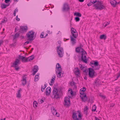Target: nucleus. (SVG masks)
I'll return each instance as SVG.
<instances>
[{
  "label": "nucleus",
  "mask_w": 120,
  "mask_h": 120,
  "mask_svg": "<svg viewBox=\"0 0 120 120\" xmlns=\"http://www.w3.org/2000/svg\"><path fill=\"white\" fill-rule=\"evenodd\" d=\"M39 77V75H38V74H37V75H36L35 77V79L34 80V81L35 82H36L38 80V78Z\"/></svg>",
  "instance_id": "35"
},
{
  "label": "nucleus",
  "mask_w": 120,
  "mask_h": 120,
  "mask_svg": "<svg viewBox=\"0 0 120 120\" xmlns=\"http://www.w3.org/2000/svg\"><path fill=\"white\" fill-rule=\"evenodd\" d=\"M19 58L21 59L22 62H26L28 61L27 58H26L23 57V56H22L19 55Z\"/></svg>",
  "instance_id": "13"
},
{
  "label": "nucleus",
  "mask_w": 120,
  "mask_h": 120,
  "mask_svg": "<svg viewBox=\"0 0 120 120\" xmlns=\"http://www.w3.org/2000/svg\"><path fill=\"white\" fill-rule=\"evenodd\" d=\"M57 50L59 57H62L63 56L64 52L63 48L60 47V45L57 47Z\"/></svg>",
  "instance_id": "6"
},
{
  "label": "nucleus",
  "mask_w": 120,
  "mask_h": 120,
  "mask_svg": "<svg viewBox=\"0 0 120 120\" xmlns=\"http://www.w3.org/2000/svg\"><path fill=\"white\" fill-rule=\"evenodd\" d=\"M84 79L86 80H87V77L86 76H85V77H84Z\"/></svg>",
  "instance_id": "58"
},
{
  "label": "nucleus",
  "mask_w": 120,
  "mask_h": 120,
  "mask_svg": "<svg viewBox=\"0 0 120 120\" xmlns=\"http://www.w3.org/2000/svg\"><path fill=\"white\" fill-rule=\"evenodd\" d=\"M15 42L14 43H13L11 45V46H15Z\"/></svg>",
  "instance_id": "52"
},
{
  "label": "nucleus",
  "mask_w": 120,
  "mask_h": 120,
  "mask_svg": "<svg viewBox=\"0 0 120 120\" xmlns=\"http://www.w3.org/2000/svg\"><path fill=\"white\" fill-rule=\"evenodd\" d=\"M18 9L17 8L15 9V10L14 11L13 13V15H14V16H16V12H18Z\"/></svg>",
  "instance_id": "37"
},
{
  "label": "nucleus",
  "mask_w": 120,
  "mask_h": 120,
  "mask_svg": "<svg viewBox=\"0 0 120 120\" xmlns=\"http://www.w3.org/2000/svg\"><path fill=\"white\" fill-rule=\"evenodd\" d=\"M21 30L23 31L26 32L27 30V26H20Z\"/></svg>",
  "instance_id": "22"
},
{
  "label": "nucleus",
  "mask_w": 120,
  "mask_h": 120,
  "mask_svg": "<svg viewBox=\"0 0 120 120\" xmlns=\"http://www.w3.org/2000/svg\"><path fill=\"white\" fill-rule=\"evenodd\" d=\"M46 87V84H45V85L44 87H43V88H44V89H45Z\"/></svg>",
  "instance_id": "60"
},
{
  "label": "nucleus",
  "mask_w": 120,
  "mask_h": 120,
  "mask_svg": "<svg viewBox=\"0 0 120 120\" xmlns=\"http://www.w3.org/2000/svg\"><path fill=\"white\" fill-rule=\"evenodd\" d=\"M15 1L18 2V0H14Z\"/></svg>",
  "instance_id": "63"
},
{
  "label": "nucleus",
  "mask_w": 120,
  "mask_h": 120,
  "mask_svg": "<svg viewBox=\"0 0 120 120\" xmlns=\"http://www.w3.org/2000/svg\"><path fill=\"white\" fill-rule=\"evenodd\" d=\"M105 26H104L105 27H106L109 24V23L108 22H106V23H105Z\"/></svg>",
  "instance_id": "50"
},
{
  "label": "nucleus",
  "mask_w": 120,
  "mask_h": 120,
  "mask_svg": "<svg viewBox=\"0 0 120 120\" xmlns=\"http://www.w3.org/2000/svg\"><path fill=\"white\" fill-rule=\"evenodd\" d=\"M40 37L41 38H45V37H43V35L42 34V33H41V35L40 36Z\"/></svg>",
  "instance_id": "51"
},
{
  "label": "nucleus",
  "mask_w": 120,
  "mask_h": 120,
  "mask_svg": "<svg viewBox=\"0 0 120 120\" xmlns=\"http://www.w3.org/2000/svg\"><path fill=\"white\" fill-rule=\"evenodd\" d=\"M100 96L102 98H103L104 99H105V97L104 95H100Z\"/></svg>",
  "instance_id": "47"
},
{
  "label": "nucleus",
  "mask_w": 120,
  "mask_h": 120,
  "mask_svg": "<svg viewBox=\"0 0 120 120\" xmlns=\"http://www.w3.org/2000/svg\"><path fill=\"white\" fill-rule=\"evenodd\" d=\"M33 105L34 107V108H36L37 106V105H38V104L37 102L36 101H35L33 102Z\"/></svg>",
  "instance_id": "34"
},
{
  "label": "nucleus",
  "mask_w": 120,
  "mask_h": 120,
  "mask_svg": "<svg viewBox=\"0 0 120 120\" xmlns=\"http://www.w3.org/2000/svg\"><path fill=\"white\" fill-rule=\"evenodd\" d=\"M34 33L32 31H29L26 34V35L28 38V40L30 41H33L34 38H33Z\"/></svg>",
  "instance_id": "5"
},
{
  "label": "nucleus",
  "mask_w": 120,
  "mask_h": 120,
  "mask_svg": "<svg viewBox=\"0 0 120 120\" xmlns=\"http://www.w3.org/2000/svg\"><path fill=\"white\" fill-rule=\"evenodd\" d=\"M18 28V27H16L15 28V32H16L17 31H18V30L17 29V28Z\"/></svg>",
  "instance_id": "54"
},
{
  "label": "nucleus",
  "mask_w": 120,
  "mask_h": 120,
  "mask_svg": "<svg viewBox=\"0 0 120 120\" xmlns=\"http://www.w3.org/2000/svg\"><path fill=\"white\" fill-rule=\"evenodd\" d=\"M41 90L42 92H43L44 91L45 89L44 88H43V86H41Z\"/></svg>",
  "instance_id": "55"
},
{
  "label": "nucleus",
  "mask_w": 120,
  "mask_h": 120,
  "mask_svg": "<svg viewBox=\"0 0 120 120\" xmlns=\"http://www.w3.org/2000/svg\"><path fill=\"white\" fill-rule=\"evenodd\" d=\"M38 102L39 104H41L44 102V101L42 100V99L41 100V99H39L38 100Z\"/></svg>",
  "instance_id": "38"
},
{
  "label": "nucleus",
  "mask_w": 120,
  "mask_h": 120,
  "mask_svg": "<svg viewBox=\"0 0 120 120\" xmlns=\"http://www.w3.org/2000/svg\"><path fill=\"white\" fill-rule=\"evenodd\" d=\"M20 38H21V39H22L24 38V36H21Z\"/></svg>",
  "instance_id": "59"
},
{
  "label": "nucleus",
  "mask_w": 120,
  "mask_h": 120,
  "mask_svg": "<svg viewBox=\"0 0 120 120\" xmlns=\"http://www.w3.org/2000/svg\"><path fill=\"white\" fill-rule=\"evenodd\" d=\"M114 105V104H113L112 105H111L110 106V107H113Z\"/></svg>",
  "instance_id": "62"
},
{
  "label": "nucleus",
  "mask_w": 120,
  "mask_h": 120,
  "mask_svg": "<svg viewBox=\"0 0 120 120\" xmlns=\"http://www.w3.org/2000/svg\"><path fill=\"white\" fill-rule=\"evenodd\" d=\"M73 83V85H72L74 87V89H75L76 88V86L75 84V82H73V83Z\"/></svg>",
  "instance_id": "43"
},
{
  "label": "nucleus",
  "mask_w": 120,
  "mask_h": 120,
  "mask_svg": "<svg viewBox=\"0 0 120 120\" xmlns=\"http://www.w3.org/2000/svg\"><path fill=\"white\" fill-rule=\"evenodd\" d=\"M7 21V19H3L2 21V22L3 23L6 22Z\"/></svg>",
  "instance_id": "45"
},
{
  "label": "nucleus",
  "mask_w": 120,
  "mask_h": 120,
  "mask_svg": "<svg viewBox=\"0 0 120 120\" xmlns=\"http://www.w3.org/2000/svg\"><path fill=\"white\" fill-rule=\"evenodd\" d=\"M80 94H81L80 95H84L85 94H85L84 93V92H83L81 91H80Z\"/></svg>",
  "instance_id": "39"
},
{
  "label": "nucleus",
  "mask_w": 120,
  "mask_h": 120,
  "mask_svg": "<svg viewBox=\"0 0 120 120\" xmlns=\"http://www.w3.org/2000/svg\"><path fill=\"white\" fill-rule=\"evenodd\" d=\"M21 90V89L19 90L18 91V93L17 94V97L18 98H20L21 97V95L20 94V90Z\"/></svg>",
  "instance_id": "29"
},
{
  "label": "nucleus",
  "mask_w": 120,
  "mask_h": 120,
  "mask_svg": "<svg viewBox=\"0 0 120 120\" xmlns=\"http://www.w3.org/2000/svg\"><path fill=\"white\" fill-rule=\"evenodd\" d=\"M58 93V91L57 89L54 88L53 91V95L54 96V97L56 99L59 98L60 96L59 94Z\"/></svg>",
  "instance_id": "8"
},
{
  "label": "nucleus",
  "mask_w": 120,
  "mask_h": 120,
  "mask_svg": "<svg viewBox=\"0 0 120 120\" xmlns=\"http://www.w3.org/2000/svg\"><path fill=\"white\" fill-rule=\"evenodd\" d=\"M86 90V89L85 88L83 87L82 88H81L80 90V91H82L83 92H84Z\"/></svg>",
  "instance_id": "41"
},
{
  "label": "nucleus",
  "mask_w": 120,
  "mask_h": 120,
  "mask_svg": "<svg viewBox=\"0 0 120 120\" xmlns=\"http://www.w3.org/2000/svg\"><path fill=\"white\" fill-rule=\"evenodd\" d=\"M4 41L2 40H0V45Z\"/></svg>",
  "instance_id": "53"
},
{
  "label": "nucleus",
  "mask_w": 120,
  "mask_h": 120,
  "mask_svg": "<svg viewBox=\"0 0 120 120\" xmlns=\"http://www.w3.org/2000/svg\"><path fill=\"white\" fill-rule=\"evenodd\" d=\"M80 97L83 101H85L86 100L87 97L86 94L83 96L80 95Z\"/></svg>",
  "instance_id": "20"
},
{
  "label": "nucleus",
  "mask_w": 120,
  "mask_h": 120,
  "mask_svg": "<svg viewBox=\"0 0 120 120\" xmlns=\"http://www.w3.org/2000/svg\"><path fill=\"white\" fill-rule=\"evenodd\" d=\"M10 0H5V2L6 3H7L9 2Z\"/></svg>",
  "instance_id": "49"
},
{
  "label": "nucleus",
  "mask_w": 120,
  "mask_h": 120,
  "mask_svg": "<svg viewBox=\"0 0 120 120\" xmlns=\"http://www.w3.org/2000/svg\"><path fill=\"white\" fill-rule=\"evenodd\" d=\"M71 31L72 37H70L72 45H74L76 43V40L74 38H76L78 37V33L76 30L73 28L71 29Z\"/></svg>",
  "instance_id": "2"
},
{
  "label": "nucleus",
  "mask_w": 120,
  "mask_h": 120,
  "mask_svg": "<svg viewBox=\"0 0 120 120\" xmlns=\"http://www.w3.org/2000/svg\"><path fill=\"white\" fill-rule=\"evenodd\" d=\"M51 92V88L49 87H47L46 89V91L45 92L46 95H50Z\"/></svg>",
  "instance_id": "14"
},
{
  "label": "nucleus",
  "mask_w": 120,
  "mask_h": 120,
  "mask_svg": "<svg viewBox=\"0 0 120 120\" xmlns=\"http://www.w3.org/2000/svg\"><path fill=\"white\" fill-rule=\"evenodd\" d=\"M90 63L91 66L93 68L94 70L98 69L100 68V65H99L98 62L97 61H93L90 62Z\"/></svg>",
  "instance_id": "4"
},
{
  "label": "nucleus",
  "mask_w": 120,
  "mask_h": 120,
  "mask_svg": "<svg viewBox=\"0 0 120 120\" xmlns=\"http://www.w3.org/2000/svg\"><path fill=\"white\" fill-rule=\"evenodd\" d=\"M69 9L68 5V4L65 3L64 4L62 8V10L63 11H67L68 9Z\"/></svg>",
  "instance_id": "10"
},
{
  "label": "nucleus",
  "mask_w": 120,
  "mask_h": 120,
  "mask_svg": "<svg viewBox=\"0 0 120 120\" xmlns=\"http://www.w3.org/2000/svg\"><path fill=\"white\" fill-rule=\"evenodd\" d=\"M68 93H70L71 95H73V92L72 90H69L68 91Z\"/></svg>",
  "instance_id": "42"
},
{
  "label": "nucleus",
  "mask_w": 120,
  "mask_h": 120,
  "mask_svg": "<svg viewBox=\"0 0 120 120\" xmlns=\"http://www.w3.org/2000/svg\"><path fill=\"white\" fill-rule=\"evenodd\" d=\"M34 58V56L33 55H32L29 57L27 58L28 61H29L32 60Z\"/></svg>",
  "instance_id": "30"
},
{
  "label": "nucleus",
  "mask_w": 120,
  "mask_h": 120,
  "mask_svg": "<svg viewBox=\"0 0 120 120\" xmlns=\"http://www.w3.org/2000/svg\"><path fill=\"white\" fill-rule=\"evenodd\" d=\"M16 20L18 21L20 20V19L18 18V15H17L16 17Z\"/></svg>",
  "instance_id": "46"
},
{
  "label": "nucleus",
  "mask_w": 120,
  "mask_h": 120,
  "mask_svg": "<svg viewBox=\"0 0 120 120\" xmlns=\"http://www.w3.org/2000/svg\"><path fill=\"white\" fill-rule=\"evenodd\" d=\"M22 84L24 85L26 83V77L25 76H24L22 80Z\"/></svg>",
  "instance_id": "23"
},
{
  "label": "nucleus",
  "mask_w": 120,
  "mask_h": 120,
  "mask_svg": "<svg viewBox=\"0 0 120 120\" xmlns=\"http://www.w3.org/2000/svg\"><path fill=\"white\" fill-rule=\"evenodd\" d=\"M96 107L95 105H94L92 107V111L95 112L96 110Z\"/></svg>",
  "instance_id": "36"
},
{
  "label": "nucleus",
  "mask_w": 120,
  "mask_h": 120,
  "mask_svg": "<svg viewBox=\"0 0 120 120\" xmlns=\"http://www.w3.org/2000/svg\"><path fill=\"white\" fill-rule=\"evenodd\" d=\"M79 1L80 2H82L84 1V0H79Z\"/></svg>",
  "instance_id": "57"
},
{
  "label": "nucleus",
  "mask_w": 120,
  "mask_h": 120,
  "mask_svg": "<svg viewBox=\"0 0 120 120\" xmlns=\"http://www.w3.org/2000/svg\"><path fill=\"white\" fill-rule=\"evenodd\" d=\"M90 1L93 4L96 2V4L93 5V6L96 8V9L101 10L105 8V6L100 2L98 1H97L96 0H90Z\"/></svg>",
  "instance_id": "3"
},
{
  "label": "nucleus",
  "mask_w": 120,
  "mask_h": 120,
  "mask_svg": "<svg viewBox=\"0 0 120 120\" xmlns=\"http://www.w3.org/2000/svg\"><path fill=\"white\" fill-rule=\"evenodd\" d=\"M55 79V75H53L50 81V83H49L50 85H52L54 83V81Z\"/></svg>",
  "instance_id": "19"
},
{
  "label": "nucleus",
  "mask_w": 120,
  "mask_h": 120,
  "mask_svg": "<svg viewBox=\"0 0 120 120\" xmlns=\"http://www.w3.org/2000/svg\"><path fill=\"white\" fill-rule=\"evenodd\" d=\"M64 103H66V102H70V101L69 99L67 97H65L64 100Z\"/></svg>",
  "instance_id": "28"
},
{
  "label": "nucleus",
  "mask_w": 120,
  "mask_h": 120,
  "mask_svg": "<svg viewBox=\"0 0 120 120\" xmlns=\"http://www.w3.org/2000/svg\"><path fill=\"white\" fill-rule=\"evenodd\" d=\"M93 4L90 1V2H89L87 4V5L88 6H90L92 5Z\"/></svg>",
  "instance_id": "44"
},
{
  "label": "nucleus",
  "mask_w": 120,
  "mask_h": 120,
  "mask_svg": "<svg viewBox=\"0 0 120 120\" xmlns=\"http://www.w3.org/2000/svg\"><path fill=\"white\" fill-rule=\"evenodd\" d=\"M96 120H100L98 118H97L96 119Z\"/></svg>",
  "instance_id": "64"
},
{
  "label": "nucleus",
  "mask_w": 120,
  "mask_h": 120,
  "mask_svg": "<svg viewBox=\"0 0 120 120\" xmlns=\"http://www.w3.org/2000/svg\"><path fill=\"white\" fill-rule=\"evenodd\" d=\"M61 71H56V75L58 77L60 78L62 76V75L61 74Z\"/></svg>",
  "instance_id": "21"
},
{
  "label": "nucleus",
  "mask_w": 120,
  "mask_h": 120,
  "mask_svg": "<svg viewBox=\"0 0 120 120\" xmlns=\"http://www.w3.org/2000/svg\"><path fill=\"white\" fill-rule=\"evenodd\" d=\"M58 43L59 44V45H60V44H61V42L60 41H58Z\"/></svg>",
  "instance_id": "56"
},
{
  "label": "nucleus",
  "mask_w": 120,
  "mask_h": 120,
  "mask_svg": "<svg viewBox=\"0 0 120 120\" xmlns=\"http://www.w3.org/2000/svg\"><path fill=\"white\" fill-rule=\"evenodd\" d=\"M89 75L90 77L92 78L94 75V69L90 68L89 69Z\"/></svg>",
  "instance_id": "9"
},
{
  "label": "nucleus",
  "mask_w": 120,
  "mask_h": 120,
  "mask_svg": "<svg viewBox=\"0 0 120 120\" xmlns=\"http://www.w3.org/2000/svg\"><path fill=\"white\" fill-rule=\"evenodd\" d=\"M29 43V41H26L24 43V45H26V44H28Z\"/></svg>",
  "instance_id": "48"
},
{
  "label": "nucleus",
  "mask_w": 120,
  "mask_h": 120,
  "mask_svg": "<svg viewBox=\"0 0 120 120\" xmlns=\"http://www.w3.org/2000/svg\"><path fill=\"white\" fill-rule=\"evenodd\" d=\"M34 49L33 48H32L30 50L31 52L33 50V49Z\"/></svg>",
  "instance_id": "61"
},
{
  "label": "nucleus",
  "mask_w": 120,
  "mask_h": 120,
  "mask_svg": "<svg viewBox=\"0 0 120 120\" xmlns=\"http://www.w3.org/2000/svg\"><path fill=\"white\" fill-rule=\"evenodd\" d=\"M74 73L76 75L77 77H79L80 75V74L78 68H75L74 70Z\"/></svg>",
  "instance_id": "12"
},
{
  "label": "nucleus",
  "mask_w": 120,
  "mask_h": 120,
  "mask_svg": "<svg viewBox=\"0 0 120 120\" xmlns=\"http://www.w3.org/2000/svg\"><path fill=\"white\" fill-rule=\"evenodd\" d=\"M106 36L104 34H102L100 35V39H104V40H105L106 39Z\"/></svg>",
  "instance_id": "26"
},
{
  "label": "nucleus",
  "mask_w": 120,
  "mask_h": 120,
  "mask_svg": "<svg viewBox=\"0 0 120 120\" xmlns=\"http://www.w3.org/2000/svg\"><path fill=\"white\" fill-rule=\"evenodd\" d=\"M9 6V5H7L4 4H2L1 5V7L2 9L5 8L7 6Z\"/></svg>",
  "instance_id": "33"
},
{
  "label": "nucleus",
  "mask_w": 120,
  "mask_h": 120,
  "mask_svg": "<svg viewBox=\"0 0 120 120\" xmlns=\"http://www.w3.org/2000/svg\"><path fill=\"white\" fill-rule=\"evenodd\" d=\"M75 19L76 22H78L80 20V18L78 17H76Z\"/></svg>",
  "instance_id": "40"
},
{
  "label": "nucleus",
  "mask_w": 120,
  "mask_h": 120,
  "mask_svg": "<svg viewBox=\"0 0 120 120\" xmlns=\"http://www.w3.org/2000/svg\"><path fill=\"white\" fill-rule=\"evenodd\" d=\"M20 64L19 60L18 59H17L13 63L12 67L15 68V70L16 71H18L19 69V68L18 67V65Z\"/></svg>",
  "instance_id": "7"
},
{
  "label": "nucleus",
  "mask_w": 120,
  "mask_h": 120,
  "mask_svg": "<svg viewBox=\"0 0 120 120\" xmlns=\"http://www.w3.org/2000/svg\"><path fill=\"white\" fill-rule=\"evenodd\" d=\"M101 81L99 79H97L95 81V83L97 86H98L101 84Z\"/></svg>",
  "instance_id": "16"
},
{
  "label": "nucleus",
  "mask_w": 120,
  "mask_h": 120,
  "mask_svg": "<svg viewBox=\"0 0 120 120\" xmlns=\"http://www.w3.org/2000/svg\"><path fill=\"white\" fill-rule=\"evenodd\" d=\"M51 112L54 115H56V116H59V114H58L57 112L54 108L52 107L51 108Z\"/></svg>",
  "instance_id": "11"
},
{
  "label": "nucleus",
  "mask_w": 120,
  "mask_h": 120,
  "mask_svg": "<svg viewBox=\"0 0 120 120\" xmlns=\"http://www.w3.org/2000/svg\"><path fill=\"white\" fill-rule=\"evenodd\" d=\"M79 64V67H80V69L82 71L84 72H85L86 73H87V71H86V68H84L83 67H82V65L81 64Z\"/></svg>",
  "instance_id": "18"
},
{
  "label": "nucleus",
  "mask_w": 120,
  "mask_h": 120,
  "mask_svg": "<svg viewBox=\"0 0 120 120\" xmlns=\"http://www.w3.org/2000/svg\"><path fill=\"white\" fill-rule=\"evenodd\" d=\"M110 3L111 4L113 7H115L116 5V4L117 2L115 0L113 1H110Z\"/></svg>",
  "instance_id": "24"
},
{
  "label": "nucleus",
  "mask_w": 120,
  "mask_h": 120,
  "mask_svg": "<svg viewBox=\"0 0 120 120\" xmlns=\"http://www.w3.org/2000/svg\"><path fill=\"white\" fill-rule=\"evenodd\" d=\"M38 70V67L36 65L34 66V68L33 69V71H34L33 73V75H35L36 73L37 72Z\"/></svg>",
  "instance_id": "15"
},
{
  "label": "nucleus",
  "mask_w": 120,
  "mask_h": 120,
  "mask_svg": "<svg viewBox=\"0 0 120 120\" xmlns=\"http://www.w3.org/2000/svg\"><path fill=\"white\" fill-rule=\"evenodd\" d=\"M56 71H62L60 65L59 63H57L56 65Z\"/></svg>",
  "instance_id": "17"
},
{
  "label": "nucleus",
  "mask_w": 120,
  "mask_h": 120,
  "mask_svg": "<svg viewBox=\"0 0 120 120\" xmlns=\"http://www.w3.org/2000/svg\"><path fill=\"white\" fill-rule=\"evenodd\" d=\"M74 15L76 16L79 17H80L81 16V15L80 13L75 12L74 13Z\"/></svg>",
  "instance_id": "32"
},
{
  "label": "nucleus",
  "mask_w": 120,
  "mask_h": 120,
  "mask_svg": "<svg viewBox=\"0 0 120 120\" xmlns=\"http://www.w3.org/2000/svg\"><path fill=\"white\" fill-rule=\"evenodd\" d=\"M70 102H66V103L64 102V104L65 107H68L69 106Z\"/></svg>",
  "instance_id": "31"
},
{
  "label": "nucleus",
  "mask_w": 120,
  "mask_h": 120,
  "mask_svg": "<svg viewBox=\"0 0 120 120\" xmlns=\"http://www.w3.org/2000/svg\"><path fill=\"white\" fill-rule=\"evenodd\" d=\"M75 51L76 52L81 53V59L82 61L85 63H87V60L86 59V52L84 49L81 47H79L75 49Z\"/></svg>",
  "instance_id": "1"
},
{
  "label": "nucleus",
  "mask_w": 120,
  "mask_h": 120,
  "mask_svg": "<svg viewBox=\"0 0 120 120\" xmlns=\"http://www.w3.org/2000/svg\"><path fill=\"white\" fill-rule=\"evenodd\" d=\"M19 35V34L17 32L15 34L14 36L13 37V39L15 40L16 38H18Z\"/></svg>",
  "instance_id": "27"
},
{
  "label": "nucleus",
  "mask_w": 120,
  "mask_h": 120,
  "mask_svg": "<svg viewBox=\"0 0 120 120\" xmlns=\"http://www.w3.org/2000/svg\"><path fill=\"white\" fill-rule=\"evenodd\" d=\"M84 113L86 115H87L88 112V107L87 106H86L85 107L84 109Z\"/></svg>",
  "instance_id": "25"
}]
</instances>
